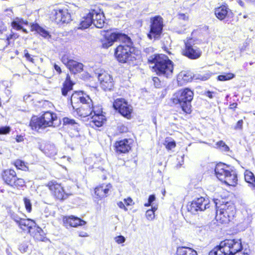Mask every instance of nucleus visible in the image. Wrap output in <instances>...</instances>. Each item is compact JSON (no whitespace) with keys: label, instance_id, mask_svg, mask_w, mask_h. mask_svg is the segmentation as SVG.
Segmentation results:
<instances>
[{"label":"nucleus","instance_id":"obj_1","mask_svg":"<svg viewBox=\"0 0 255 255\" xmlns=\"http://www.w3.org/2000/svg\"><path fill=\"white\" fill-rule=\"evenodd\" d=\"M121 41L123 43L116 49L115 54L117 60L121 63L133 61L136 60L135 48L132 46V42L126 34L119 32H113L105 34L104 39L102 41L103 48H108L111 46L115 41Z\"/></svg>","mask_w":255,"mask_h":255},{"label":"nucleus","instance_id":"obj_2","mask_svg":"<svg viewBox=\"0 0 255 255\" xmlns=\"http://www.w3.org/2000/svg\"><path fill=\"white\" fill-rule=\"evenodd\" d=\"M148 61L154 64L152 67L159 76L170 77L173 73V62L164 54L154 55L149 57Z\"/></svg>","mask_w":255,"mask_h":255},{"label":"nucleus","instance_id":"obj_3","mask_svg":"<svg viewBox=\"0 0 255 255\" xmlns=\"http://www.w3.org/2000/svg\"><path fill=\"white\" fill-rule=\"evenodd\" d=\"M242 249L240 239L225 240L211 251L209 255H235Z\"/></svg>","mask_w":255,"mask_h":255},{"label":"nucleus","instance_id":"obj_4","mask_svg":"<svg viewBox=\"0 0 255 255\" xmlns=\"http://www.w3.org/2000/svg\"><path fill=\"white\" fill-rule=\"evenodd\" d=\"M193 92L189 88L180 90L176 92L172 98L175 104H180L182 111L189 114L191 112V102L193 98Z\"/></svg>","mask_w":255,"mask_h":255},{"label":"nucleus","instance_id":"obj_5","mask_svg":"<svg viewBox=\"0 0 255 255\" xmlns=\"http://www.w3.org/2000/svg\"><path fill=\"white\" fill-rule=\"evenodd\" d=\"M217 177L229 186H235L237 184V175L235 171L222 163L217 164L215 168Z\"/></svg>","mask_w":255,"mask_h":255},{"label":"nucleus","instance_id":"obj_6","mask_svg":"<svg viewBox=\"0 0 255 255\" xmlns=\"http://www.w3.org/2000/svg\"><path fill=\"white\" fill-rule=\"evenodd\" d=\"M216 206V219L217 222L221 224H228L233 220L236 209L234 205L231 202H226L218 206L217 202H215Z\"/></svg>","mask_w":255,"mask_h":255},{"label":"nucleus","instance_id":"obj_7","mask_svg":"<svg viewBox=\"0 0 255 255\" xmlns=\"http://www.w3.org/2000/svg\"><path fill=\"white\" fill-rule=\"evenodd\" d=\"M57 119V117L55 114L47 112L39 118L33 117L30 123V126L32 129L36 131L47 127H55L54 122Z\"/></svg>","mask_w":255,"mask_h":255},{"label":"nucleus","instance_id":"obj_8","mask_svg":"<svg viewBox=\"0 0 255 255\" xmlns=\"http://www.w3.org/2000/svg\"><path fill=\"white\" fill-rule=\"evenodd\" d=\"M185 48L183 50L184 55L192 60L199 58L202 55L201 49L197 46L198 40L191 38L185 41Z\"/></svg>","mask_w":255,"mask_h":255},{"label":"nucleus","instance_id":"obj_9","mask_svg":"<svg viewBox=\"0 0 255 255\" xmlns=\"http://www.w3.org/2000/svg\"><path fill=\"white\" fill-rule=\"evenodd\" d=\"M163 27V18L159 15L150 18V31L147 34L150 39H158L162 32Z\"/></svg>","mask_w":255,"mask_h":255},{"label":"nucleus","instance_id":"obj_10","mask_svg":"<svg viewBox=\"0 0 255 255\" xmlns=\"http://www.w3.org/2000/svg\"><path fill=\"white\" fill-rule=\"evenodd\" d=\"M113 107L123 116L127 119L130 118L132 107L125 99L122 98L116 99L113 103Z\"/></svg>","mask_w":255,"mask_h":255},{"label":"nucleus","instance_id":"obj_11","mask_svg":"<svg viewBox=\"0 0 255 255\" xmlns=\"http://www.w3.org/2000/svg\"><path fill=\"white\" fill-rule=\"evenodd\" d=\"M188 211L192 214H196L198 211H202L209 208V202L201 197L197 198L187 206Z\"/></svg>","mask_w":255,"mask_h":255},{"label":"nucleus","instance_id":"obj_12","mask_svg":"<svg viewBox=\"0 0 255 255\" xmlns=\"http://www.w3.org/2000/svg\"><path fill=\"white\" fill-rule=\"evenodd\" d=\"M48 186L52 194L59 200H64L71 195V193L66 192L63 189L60 184L56 181H51L48 183Z\"/></svg>","mask_w":255,"mask_h":255},{"label":"nucleus","instance_id":"obj_13","mask_svg":"<svg viewBox=\"0 0 255 255\" xmlns=\"http://www.w3.org/2000/svg\"><path fill=\"white\" fill-rule=\"evenodd\" d=\"M82 104V105L80 107H76V109H74L75 110L77 115L82 118L89 116L91 117L94 113V111L98 107L93 106V103L91 99L90 104H88L87 101Z\"/></svg>","mask_w":255,"mask_h":255},{"label":"nucleus","instance_id":"obj_14","mask_svg":"<svg viewBox=\"0 0 255 255\" xmlns=\"http://www.w3.org/2000/svg\"><path fill=\"white\" fill-rule=\"evenodd\" d=\"M102 109L100 107L94 111V113L90 117L91 121H90V125L94 127H101L106 122L105 116L102 114Z\"/></svg>","mask_w":255,"mask_h":255},{"label":"nucleus","instance_id":"obj_15","mask_svg":"<svg viewBox=\"0 0 255 255\" xmlns=\"http://www.w3.org/2000/svg\"><path fill=\"white\" fill-rule=\"evenodd\" d=\"M55 20L58 24L68 23L71 20V16L66 8L54 9Z\"/></svg>","mask_w":255,"mask_h":255},{"label":"nucleus","instance_id":"obj_16","mask_svg":"<svg viewBox=\"0 0 255 255\" xmlns=\"http://www.w3.org/2000/svg\"><path fill=\"white\" fill-rule=\"evenodd\" d=\"M216 17L220 20L228 21V19L233 16L231 10L227 5H223L216 8L214 10Z\"/></svg>","mask_w":255,"mask_h":255},{"label":"nucleus","instance_id":"obj_17","mask_svg":"<svg viewBox=\"0 0 255 255\" xmlns=\"http://www.w3.org/2000/svg\"><path fill=\"white\" fill-rule=\"evenodd\" d=\"M92 15L93 24L98 28H102L105 23V17L103 11L101 9L92 10L91 11Z\"/></svg>","mask_w":255,"mask_h":255},{"label":"nucleus","instance_id":"obj_18","mask_svg":"<svg viewBox=\"0 0 255 255\" xmlns=\"http://www.w3.org/2000/svg\"><path fill=\"white\" fill-rule=\"evenodd\" d=\"M101 86L104 90H110L113 87V79L110 74L104 71L98 76Z\"/></svg>","mask_w":255,"mask_h":255},{"label":"nucleus","instance_id":"obj_19","mask_svg":"<svg viewBox=\"0 0 255 255\" xmlns=\"http://www.w3.org/2000/svg\"><path fill=\"white\" fill-rule=\"evenodd\" d=\"M87 102L88 104L91 103V98L88 95L84 94L82 91L75 92L71 97V102L73 109H76L75 104L79 102L81 103Z\"/></svg>","mask_w":255,"mask_h":255},{"label":"nucleus","instance_id":"obj_20","mask_svg":"<svg viewBox=\"0 0 255 255\" xmlns=\"http://www.w3.org/2000/svg\"><path fill=\"white\" fill-rule=\"evenodd\" d=\"M39 149L47 156L53 157L57 153V149L52 143L46 142L40 145Z\"/></svg>","mask_w":255,"mask_h":255},{"label":"nucleus","instance_id":"obj_21","mask_svg":"<svg viewBox=\"0 0 255 255\" xmlns=\"http://www.w3.org/2000/svg\"><path fill=\"white\" fill-rule=\"evenodd\" d=\"M112 188V185L111 184H102L95 189V194L97 198L102 199L107 197L109 194V192Z\"/></svg>","mask_w":255,"mask_h":255},{"label":"nucleus","instance_id":"obj_22","mask_svg":"<svg viewBox=\"0 0 255 255\" xmlns=\"http://www.w3.org/2000/svg\"><path fill=\"white\" fill-rule=\"evenodd\" d=\"M130 143V140L127 139L117 141L115 144L117 152L124 153L128 152L131 148Z\"/></svg>","mask_w":255,"mask_h":255},{"label":"nucleus","instance_id":"obj_23","mask_svg":"<svg viewBox=\"0 0 255 255\" xmlns=\"http://www.w3.org/2000/svg\"><path fill=\"white\" fill-rule=\"evenodd\" d=\"M17 225L21 229L25 231H27L29 233H31V230L36 227L35 222L29 219L22 218Z\"/></svg>","mask_w":255,"mask_h":255},{"label":"nucleus","instance_id":"obj_24","mask_svg":"<svg viewBox=\"0 0 255 255\" xmlns=\"http://www.w3.org/2000/svg\"><path fill=\"white\" fill-rule=\"evenodd\" d=\"M2 177L4 182L6 184L11 186L16 179V174L14 170L7 169L3 171Z\"/></svg>","mask_w":255,"mask_h":255},{"label":"nucleus","instance_id":"obj_25","mask_svg":"<svg viewBox=\"0 0 255 255\" xmlns=\"http://www.w3.org/2000/svg\"><path fill=\"white\" fill-rule=\"evenodd\" d=\"M64 223L65 226L69 225L73 227H76L78 226H83L86 224L85 221L73 216L64 219Z\"/></svg>","mask_w":255,"mask_h":255},{"label":"nucleus","instance_id":"obj_26","mask_svg":"<svg viewBox=\"0 0 255 255\" xmlns=\"http://www.w3.org/2000/svg\"><path fill=\"white\" fill-rule=\"evenodd\" d=\"M92 23V15H91L90 11L86 16L82 17L79 26L78 27V29H84L87 28L91 25Z\"/></svg>","mask_w":255,"mask_h":255},{"label":"nucleus","instance_id":"obj_27","mask_svg":"<svg viewBox=\"0 0 255 255\" xmlns=\"http://www.w3.org/2000/svg\"><path fill=\"white\" fill-rule=\"evenodd\" d=\"M28 21L25 20H23L22 18L16 17L11 23V26L12 27L16 30L22 29V31L25 33H27L26 29L23 28V25H27Z\"/></svg>","mask_w":255,"mask_h":255},{"label":"nucleus","instance_id":"obj_28","mask_svg":"<svg viewBox=\"0 0 255 255\" xmlns=\"http://www.w3.org/2000/svg\"><path fill=\"white\" fill-rule=\"evenodd\" d=\"M176 254L177 255H198L195 250L186 247H178Z\"/></svg>","mask_w":255,"mask_h":255},{"label":"nucleus","instance_id":"obj_29","mask_svg":"<svg viewBox=\"0 0 255 255\" xmlns=\"http://www.w3.org/2000/svg\"><path fill=\"white\" fill-rule=\"evenodd\" d=\"M31 31H35L38 34H39L41 36L44 38H49L50 37V35L49 33V32L40 26L37 23H33L31 24Z\"/></svg>","mask_w":255,"mask_h":255},{"label":"nucleus","instance_id":"obj_30","mask_svg":"<svg viewBox=\"0 0 255 255\" xmlns=\"http://www.w3.org/2000/svg\"><path fill=\"white\" fill-rule=\"evenodd\" d=\"M73 86V83L70 80V76L67 75L61 89L62 94L64 96H66L68 92L72 90Z\"/></svg>","mask_w":255,"mask_h":255},{"label":"nucleus","instance_id":"obj_31","mask_svg":"<svg viewBox=\"0 0 255 255\" xmlns=\"http://www.w3.org/2000/svg\"><path fill=\"white\" fill-rule=\"evenodd\" d=\"M67 68L74 73H80L83 71V65L81 63L73 60L69 64Z\"/></svg>","mask_w":255,"mask_h":255},{"label":"nucleus","instance_id":"obj_32","mask_svg":"<svg viewBox=\"0 0 255 255\" xmlns=\"http://www.w3.org/2000/svg\"><path fill=\"white\" fill-rule=\"evenodd\" d=\"M192 79H193V75L190 71H182L177 77L179 81H183L185 82L191 81Z\"/></svg>","mask_w":255,"mask_h":255},{"label":"nucleus","instance_id":"obj_33","mask_svg":"<svg viewBox=\"0 0 255 255\" xmlns=\"http://www.w3.org/2000/svg\"><path fill=\"white\" fill-rule=\"evenodd\" d=\"M245 179L249 184V186L254 189L255 188V177L254 174L249 170L245 172Z\"/></svg>","mask_w":255,"mask_h":255},{"label":"nucleus","instance_id":"obj_34","mask_svg":"<svg viewBox=\"0 0 255 255\" xmlns=\"http://www.w3.org/2000/svg\"><path fill=\"white\" fill-rule=\"evenodd\" d=\"M35 229V233H32L30 234L33 236L34 238L39 241H43L44 239V233L43 230L39 227H36L34 228Z\"/></svg>","mask_w":255,"mask_h":255},{"label":"nucleus","instance_id":"obj_35","mask_svg":"<svg viewBox=\"0 0 255 255\" xmlns=\"http://www.w3.org/2000/svg\"><path fill=\"white\" fill-rule=\"evenodd\" d=\"M25 185V182L24 180L20 178L16 177V179L13 181V183L11 185V187L16 188L17 189L22 188Z\"/></svg>","mask_w":255,"mask_h":255},{"label":"nucleus","instance_id":"obj_36","mask_svg":"<svg viewBox=\"0 0 255 255\" xmlns=\"http://www.w3.org/2000/svg\"><path fill=\"white\" fill-rule=\"evenodd\" d=\"M214 147L220 149L224 152H228L230 150L229 147L223 140L217 142Z\"/></svg>","mask_w":255,"mask_h":255},{"label":"nucleus","instance_id":"obj_37","mask_svg":"<svg viewBox=\"0 0 255 255\" xmlns=\"http://www.w3.org/2000/svg\"><path fill=\"white\" fill-rule=\"evenodd\" d=\"M235 77V75L231 73H225L224 74L219 75L218 77V79L220 81H227L233 79Z\"/></svg>","mask_w":255,"mask_h":255},{"label":"nucleus","instance_id":"obj_38","mask_svg":"<svg viewBox=\"0 0 255 255\" xmlns=\"http://www.w3.org/2000/svg\"><path fill=\"white\" fill-rule=\"evenodd\" d=\"M24 207L26 211L28 213L31 212L32 210V204L30 199L27 197H24L23 199Z\"/></svg>","mask_w":255,"mask_h":255},{"label":"nucleus","instance_id":"obj_39","mask_svg":"<svg viewBox=\"0 0 255 255\" xmlns=\"http://www.w3.org/2000/svg\"><path fill=\"white\" fill-rule=\"evenodd\" d=\"M210 78V75L208 74L201 75L196 74L193 75V79L195 80H200L201 81H206Z\"/></svg>","mask_w":255,"mask_h":255},{"label":"nucleus","instance_id":"obj_40","mask_svg":"<svg viewBox=\"0 0 255 255\" xmlns=\"http://www.w3.org/2000/svg\"><path fill=\"white\" fill-rule=\"evenodd\" d=\"M14 164L16 168L19 169L25 170L27 168V167L25 165L24 162L20 160H17L16 161H15Z\"/></svg>","mask_w":255,"mask_h":255},{"label":"nucleus","instance_id":"obj_41","mask_svg":"<svg viewBox=\"0 0 255 255\" xmlns=\"http://www.w3.org/2000/svg\"><path fill=\"white\" fill-rule=\"evenodd\" d=\"M73 60L70 59L68 55H64L61 58L62 62L67 67H68L69 64H70V62L72 61Z\"/></svg>","mask_w":255,"mask_h":255},{"label":"nucleus","instance_id":"obj_42","mask_svg":"<svg viewBox=\"0 0 255 255\" xmlns=\"http://www.w3.org/2000/svg\"><path fill=\"white\" fill-rule=\"evenodd\" d=\"M10 128L8 126L0 127V134H6L10 131Z\"/></svg>","mask_w":255,"mask_h":255},{"label":"nucleus","instance_id":"obj_43","mask_svg":"<svg viewBox=\"0 0 255 255\" xmlns=\"http://www.w3.org/2000/svg\"><path fill=\"white\" fill-rule=\"evenodd\" d=\"M63 124L65 125H77L75 121L73 119H70L68 118H64L63 119Z\"/></svg>","mask_w":255,"mask_h":255},{"label":"nucleus","instance_id":"obj_44","mask_svg":"<svg viewBox=\"0 0 255 255\" xmlns=\"http://www.w3.org/2000/svg\"><path fill=\"white\" fill-rule=\"evenodd\" d=\"M10 217L12 220H13L17 224V225L19 223L20 221L22 220V218H20L18 216V215L14 212L11 213Z\"/></svg>","mask_w":255,"mask_h":255},{"label":"nucleus","instance_id":"obj_45","mask_svg":"<svg viewBox=\"0 0 255 255\" xmlns=\"http://www.w3.org/2000/svg\"><path fill=\"white\" fill-rule=\"evenodd\" d=\"M115 241L118 244H121L125 242L126 238L123 236H118L114 238Z\"/></svg>","mask_w":255,"mask_h":255},{"label":"nucleus","instance_id":"obj_46","mask_svg":"<svg viewBox=\"0 0 255 255\" xmlns=\"http://www.w3.org/2000/svg\"><path fill=\"white\" fill-rule=\"evenodd\" d=\"M146 217L149 220H152L154 218V213L153 211L148 210L146 212Z\"/></svg>","mask_w":255,"mask_h":255},{"label":"nucleus","instance_id":"obj_47","mask_svg":"<svg viewBox=\"0 0 255 255\" xmlns=\"http://www.w3.org/2000/svg\"><path fill=\"white\" fill-rule=\"evenodd\" d=\"M24 53L25 57L26 58L27 60L32 63H34V59L31 57V55L28 53V51L27 50H24Z\"/></svg>","mask_w":255,"mask_h":255},{"label":"nucleus","instance_id":"obj_48","mask_svg":"<svg viewBox=\"0 0 255 255\" xmlns=\"http://www.w3.org/2000/svg\"><path fill=\"white\" fill-rule=\"evenodd\" d=\"M243 124V121L242 120H239L237 122L236 126L234 128V129H242Z\"/></svg>","mask_w":255,"mask_h":255},{"label":"nucleus","instance_id":"obj_49","mask_svg":"<svg viewBox=\"0 0 255 255\" xmlns=\"http://www.w3.org/2000/svg\"><path fill=\"white\" fill-rule=\"evenodd\" d=\"M175 146H176L175 142L173 141L168 142L166 145V147L168 149L170 150V149L174 148L175 147Z\"/></svg>","mask_w":255,"mask_h":255},{"label":"nucleus","instance_id":"obj_50","mask_svg":"<svg viewBox=\"0 0 255 255\" xmlns=\"http://www.w3.org/2000/svg\"><path fill=\"white\" fill-rule=\"evenodd\" d=\"M178 18L180 19L183 20L185 21H187L189 19V17L187 15L182 13L178 14Z\"/></svg>","mask_w":255,"mask_h":255},{"label":"nucleus","instance_id":"obj_51","mask_svg":"<svg viewBox=\"0 0 255 255\" xmlns=\"http://www.w3.org/2000/svg\"><path fill=\"white\" fill-rule=\"evenodd\" d=\"M118 206L121 209H124L125 211H127L128 209L125 207V202L123 203L122 201L119 202L118 203Z\"/></svg>","mask_w":255,"mask_h":255},{"label":"nucleus","instance_id":"obj_52","mask_svg":"<svg viewBox=\"0 0 255 255\" xmlns=\"http://www.w3.org/2000/svg\"><path fill=\"white\" fill-rule=\"evenodd\" d=\"M125 204L127 206L131 205L132 202V200L130 198H128L127 199H124Z\"/></svg>","mask_w":255,"mask_h":255},{"label":"nucleus","instance_id":"obj_53","mask_svg":"<svg viewBox=\"0 0 255 255\" xmlns=\"http://www.w3.org/2000/svg\"><path fill=\"white\" fill-rule=\"evenodd\" d=\"M15 139L17 142H20L24 140V138L23 136L19 135L16 136Z\"/></svg>","mask_w":255,"mask_h":255},{"label":"nucleus","instance_id":"obj_54","mask_svg":"<svg viewBox=\"0 0 255 255\" xmlns=\"http://www.w3.org/2000/svg\"><path fill=\"white\" fill-rule=\"evenodd\" d=\"M54 68L58 74H60L61 73V70L60 67L55 63L54 64Z\"/></svg>","mask_w":255,"mask_h":255},{"label":"nucleus","instance_id":"obj_55","mask_svg":"<svg viewBox=\"0 0 255 255\" xmlns=\"http://www.w3.org/2000/svg\"><path fill=\"white\" fill-rule=\"evenodd\" d=\"M155 200V197L154 195H151L148 198V201L151 204Z\"/></svg>","mask_w":255,"mask_h":255},{"label":"nucleus","instance_id":"obj_56","mask_svg":"<svg viewBox=\"0 0 255 255\" xmlns=\"http://www.w3.org/2000/svg\"><path fill=\"white\" fill-rule=\"evenodd\" d=\"M153 81H154V82L155 83V87H158V86H159V84L158 83V82L159 81L158 78L157 77H153Z\"/></svg>","mask_w":255,"mask_h":255},{"label":"nucleus","instance_id":"obj_57","mask_svg":"<svg viewBox=\"0 0 255 255\" xmlns=\"http://www.w3.org/2000/svg\"><path fill=\"white\" fill-rule=\"evenodd\" d=\"M79 236L81 237H88V235L87 233L84 232H81L79 233Z\"/></svg>","mask_w":255,"mask_h":255},{"label":"nucleus","instance_id":"obj_58","mask_svg":"<svg viewBox=\"0 0 255 255\" xmlns=\"http://www.w3.org/2000/svg\"><path fill=\"white\" fill-rule=\"evenodd\" d=\"M206 96L211 99L213 98V93L208 91L207 92Z\"/></svg>","mask_w":255,"mask_h":255},{"label":"nucleus","instance_id":"obj_59","mask_svg":"<svg viewBox=\"0 0 255 255\" xmlns=\"http://www.w3.org/2000/svg\"><path fill=\"white\" fill-rule=\"evenodd\" d=\"M238 2L241 6L243 7L245 6L244 2L242 1L241 0H238Z\"/></svg>","mask_w":255,"mask_h":255},{"label":"nucleus","instance_id":"obj_60","mask_svg":"<svg viewBox=\"0 0 255 255\" xmlns=\"http://www.w3.org/2000/svg\"><path fill=\"white\" fill-rule=\"evenodd\" d=\"M151 205V203L149 202L148 201V203L144 204V206L146 207H148Z\"/></svg>","mask_w":255,"mask_h":255},{"label":"nucleus","instance_id":"obj_61","mask_svg":"<svg viewBox=\"0 0 255 255\" xmlns=\"http://www.w3.org/2000/svg\"><path fill=\"white\" fill-rule=\"evenodd\" d=\"M157 207L154 206L152 208V209L151 210L153 211V213H154V212L157 210Z\"/></svg>","mask_w":255,"mask_h":255},{"label":"nucleus","instance_id":"obj_62","mask_svg":"<svg viewBox=\"0 0 255 255\" xmlns=\"http://www.w3.org/2000/svg\"><path fill=\"white\" fill-rule=\"evenodd\" d=\"M243 17H244V18H246L248 17V15H244Z\"/></svg>","mask_w":255,"mask_h":255},{"label":"nucleus","instance_id":"obj_63","mask_svg":"<svg viewBox=\"0 0 255 255\" xmlns=\"http://www.w3.org/2000/svg\"><path fill=\"white\" fill-rule=\"evenodd\" d=\"M235 105V107L237 106V104H233V105Z\"/></svg>","mask_w":255,"mask_h":255}]
</instances>
